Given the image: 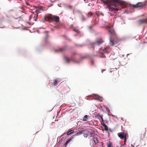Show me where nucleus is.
Returning <instances> with one entry per match:
<instances>
[{
	"label": "nucleus",
	"instance_id": "nucleus-1",
	"mask_svg": "<svg viewBox=\"0 0 147 147\" xmlns=\"http://www.w3.org/2000/svg\"><path fill=\"white\" fill-rule=\"evenodd\" d=\"M108 31L110 34L111 35V36L110 38L109 44L111 46L115 45L117 47L118 45L119 40L116 38L113 39L112 36H116L115 33L113 29L112 28H109L108 30Z\"/></svg>",
	"mask_w": 147,
	"mask_h": 147
},
{
	"label": "nucleus",
	"instance_id": "nucleus-2",
	"mask_svg": "<svg viewBox=\"0 0 147 147\" xmlns=\"http://www.w3.org/2000/svg\"><path fill=\"white\" fill-rule=\"evenodd\" d=\"M43 21L45 20L52 22H54L58 23L60 22L59 18V16L49 14L45 16L44 18L42 19Z\"/></svg>",
	"mask_w": 147,
	"mask_h": 147
},
{
	"label": "nucleus",
	"instance_id": "nucleus-3",
	"mask_svg": "<svg viewBox=\"0 0 147 147\" xmlns=\"http://www.w3.org/2000/svg\"><path fill=\"white\" fill-rule=\"evenodd\" d=\"M104 3L107 4L108 7L113 6L115 7L118 5H121L122 3L121 0H106Z\"/></svg>",
	"mask_w": 147,
	"mask_h": 147
},
{
	"label": "nucleus",
	"instance_id": "nucleus-4",
	"mask_svg": "<svg viewBox=\"0 0 147 147\" xmlns=\"http://www.w3.org/2000/svg\"><path fill=\"white\" fill-rule=\"evenodd\" d=\"M36 15H35L34 14H33L31 15H30L29 17V21H30L31 20H32L33 21H36L37 19V18L38 17V14L37 13H36Z\"/></svg>",
	"mask_w": 147,
	"mask_h": 147
},
{
	"label": "nucleus",
	"instance_id": "nucleus-5",
	"mask_svg": "<svg viewBox=\"0 0 147 147\" xmlns=\"http://www.w3.org/2000/svg\"><path fill=\"white\" fill-rule=\"evenodd\" d=\"M104 42V40L102 38L98 39L93 44V46L99 45L102 43Z\"/></svg>",
	"mask_w": 147,
	"mask_h": 147
},
{
	"label": "nucleus",
	"instance_id": "nucleus-6",
	"mask_svg": "<svg viewBox=\"0 0 147 147\" xmlns=\"http://www.w3.org/2000/svg\"><path fill=\"white\" fill-rule=\"evenodd\" d=\"M117 135L120 138L123 139L125 138V137H127L126 134L124 132H120L117 134Z\"/></svg>",
	"mask_w": 147,
	"mask_h": 147
},
{
	"label": "nucleus",
	"instance_id": "nucleus-7",
	"mask_svg": "<svg viewBox=\"0 0 147 147\" xmlns=\"http://www.w3.org/2000/svg\"><path fill=\"white\" fill-rule=\"evenodd\" d=\"M144 5V4L141 2L138 3L135 5H133V7L134 8L142 7Z\"/></svg>",
	"mask_w": 147,
	"mask_h": 147
},
{
	"label": "nucleus",
	"instance_id": "nucleus-8",
	"mask_svg": "<svg viewBox=\"0 0 147 147\" xmlns=\"http://www.w3.org/2000/svg\"><path fill=\"white\" fill-rule=\"evenodd\" d=\"M64 59L66 61V62L68 63H69L70 60L74 62H76V61H75V60L72 57H71L70 59H69L67 57H64Z\"/></svg>",
	"mask_w": 147,
	"mask_h": 147
},
{
	"label": "nucleus",
	"instance_id": "nucleus-9",
	"mask_svg": "<svg viewBox=\"0 0 147 147\" xmlns=\"http://www.w3.org/2000/svg\"><path fill=\"white\" fill-rule=\"evenodd\" d=\"M66 48L65 47L61 48H59L58 49L55 50V52H62L66 50Z\"/></svg>",
	"mask_w": 147,
	"mask_h": 147
},
{
	"label": "nucleus",
	"instance_id": "nucleus-10",
	"mask_svg": "<svg viewBox=\"0 0 147 147\" xmlns=\"http://www.w3.org/2000/svg\"><path fill=\"white\" fill-rule=\"evenodd\" d=\"M139 22L140 24L147 23V18L140 20Z\"/></svg>",
	"mask_w": 147,
	"mask_h": 147
},
{
	"label": "nucleus",
	"instance_id": "nucleus-11",
	"mask_svg": "<svg viewBox=\"0 0 147 147\" xmlns=\"http://www.w3.org/2000/svg\"><path fill=\"white\" fill-rule=\"evenodd\" d=\"M72 138H68L67 140L66 143L64 144V146L65 147H66L67 144L70 142L72 140Z\"/></svg>",
	"mask_w": 147,
	"mask_h": 147
},
{
	"label": "nucleus",
	"instance_id": "nucleus-12",
	"mask_svg": "<svg viewBox=\"0 0 147 147\" xmlns=\"http://www.w3.org/2000/svg\"><path fill=\"white\" fill-rule=\"evenodd\" d=\"M119 76V74L117 73H116L113 74V78L114 79L116 80L118 78Z\"/></svg>",
	"mask_w": 147,
	"mask_h": 147
},
{
	"label": "nucleus",
	"instance_id": "nucleus-13",
	"mask_svg": "<svg viewBox=\"0 0 147 147\" xmlns=\"http://www.w3.org/2000/svg\"><path fill=\"white\" fill-rule=\"evenodd\" d=\"M100 50L101 51L102 50L103 51V52L101 53H108V52H107V49L106 48H104L103 49L101 48L100 49Z\"/></svg>",
	"mask_w": 147,
	"mask_h": 147
},
{
	"label": "nucleus",
	"instance_id": "nucleus-14",
	"mask_svg": "<svg viewBox=\"0 0 147 147\" xmlns=\"http://www.w3.org/2000/svg\"><path fill=\"white\" fill-rule=\"evenodd\" d=\"M74 131L73 130H70L69 129L67 131V135H69L74 133Z\"/></svg>",
	"mask_w": 147,
	"mask_h": 147
},
{
	"label": "nucleus",
	"instance_id": "nucleus-15",
	"mask_svg": "<svg viewBox=\"0 0 147 147\" xmlns=\"http://www.w3.org/2000/svg\"><path fill=\"white\" fill-rule=\"evenodd\" d=\"M102 125L104 127L105 130L106 131H107L108 129V127L106 124L104 123H103V124H102Z\"/></svg>",
	"mask_w": 147,
	"mask_h": 147
},
{
	"label": "nucleus",
	"instance_id": "nucleus-16",
	"mask_svg": "<svg viewBox=\"0 0 147 147\" xmlns=\"http://www.w3.org/2000/svg\"><path fill=\"white\" fill-rule=\"evenodd\" d=\"M88 116L87 115H85L83 117V121H87L88 119Z\"/></svg>",
	"mask_w": 147,
	"mask_h": 147
},
{
	"label": "nucleus",
	"instance_id": "nucleus-17",
	"mask_svg": "<svg viewBox=\"0 0 147 147\" xmlns=\"http://www.w3.org/2000/svg\"><path fill=\"white\" fill-rule=\"evenodd\" d=\"M107 147H113L112 143L110 142H109L107 144Z\"/></svg>",
	"mask_w": 147,
	"mask_h": 147
},
{
	"label": "nucleus",
	"instance_id": "nucleus-18",
	"mask_svg": "<svg viewBox=\"0 0 147 147\" xmlns=\"http://www.w3.org/2000/svg\"><path fill=\"white\" fill-rule=\"evenodd\" d=\"M59 26H58V25L56 26H55V28H56L59 29L60 28V26H62L63 25V24L62 23H59Z\"/></svg>",
	"mask_w": 147,
	"mask_h": 147
},
{
	"label": "nucleus",
	"instance_id": "nucleus-19",
	"mask_svg": "<svg viewBox=\"0 0 147 147\" xmlns=\"http://www.w3.org/2000/svg\"><path fill=\"white\" fill-rule=\"evenodd\" d=\"M96 117L98 118L99 119H101L102 117V115L101 116L100 114L98 113Z\"/></svg>",
	"mask_w": 147,
	"mask_h": 147
},
{
	"label": "nucleus",
	"instance_id": "nucleus-20",
	"mask_svg": "<svg viewBox=\"0 0 147 147\" xmlns=\"http://www.w3.org/2000/svg\"><path fill=\"white\" fill-rule=\"evenodd\" d=\"M93 141L95 144H96L98 142L96 138H95V137H93Z\"/></svg>",
	"mask_w": 147,
	"mask_h": 147
},
{
	"label": "nucleus",
	"instance_id": "nucleus-21",
	"mask_svg": "<svg viewBox=\"0 0 147 147\" xmlns=\"http://www.w3.org/2000/svg\"><path fill=\"white\" fill-rule=\"evenodd\" d=\"M4 19V17L3 16H0V21L2 22Z\"/></svg>",
	"mask_w": 147,
	"mask_h": 147
},
{
	"label": "nucleus",
	"instance_id": "nucleus-22",
	"mask_svg": "<svg viewBox=\"0 0 147 147\" xmlns=\"http://www.w3.org/2000/svg\"><path fill=\"white\" fill-rule=\"evenodd\" d=\"M80 18L81 20L83 21H84L86 20V19L85 18L84 16L82 15H81Z\"/></svg>",
	"mask_w": 147,
	"mask_h": 147
},
{
	"label": "nucleus",
	"instance_id": "nucleus-23",
	"mask_svg": "<svg viewBox=\"0 0 147 147\" xmlns=\"http://www.w3.org/2000/svg\"><path fill=\"white\" fill-rule=\"evenodd\" d=\"M92 14H93V13L92 12H89L88 13V17H91L92 16Z\"/></svg>",
	"mask_w": 147,
	"mask_h": 147
},
{
	"label": "nucleus",
	"instance_id": "nucleus-24",
	"mask_svg": "<svg viewBox=\"0 0 147 147\" xmlns=\"http://www.w3.org/2000/svg\"><path fill=\"white\" fill-rule=\"evenodd\" d=\"M57 81L56 80H54V82L53 83V85H55L57 84Z\"/></svg>",
	"mask_w": 147,
	"mask_h": 147
},
{
	"label": "nucleus",
	"instance_id": "nucleus-25",
	"mask_svg": "<svg viewBox=\"0 0 147 147\" xmlns=\"http://www.w3.org/2000/svg\"><path fill=\"white\" fill-rule=\"evenodd\" d=\"M88 133H86V134H84V136L86 138L88 136Z\"/></svg>",
	"mask_w": 147,
	"mask_h": 147
},
{
	"label": "nucleus",
	"instance_id": "nucleus-26",
	"mask_svg": "<svg viewBox=\"0 0 147 147\" xmlns=\"http://www.w3.org/2000/svg\"><path fill=\"white\" fill-rule=\"evenodd\" d=\"M126 137H125V138H124V142L125 143L126 142Z\"/></svg>",
	"mask_w": 147,
	"mask_h": 147
},
{
	"label": "nucleus",
	"instance_id": "nucleus-27",
	"mask_svg": "<svg viewBox=\"0 0 147 147\" xmlns=\"http://www.w3.org/2000/svg\"><path fill=\"white\" fill-rule=\"evenodd\" d=\"M68 7L69 8H72V6L71 5L68 6Z\"/></svg>",
	"mask_w": 147,
	"mask_h": 147
},
{
	"label": "nucleus",
	"instance_id": "nucleus-28",
	"mask_svg": "<svg viewBox=\"0 0 147 147\" xmlns=\"http://www.w3.org/2000/svg\"><path fill=\"white\" fill-rule=\"evenodd\" d=\"M118 9H117V8H116V9H115V10L116 11H118Z\"/></svg>",
	"mask_w": 147,
	"mask_h": 147
},
{
	"label": "nucleus",
	"instance_id": "nucleus-29",
	"mask_svg": "<svg viewBox=\"0 0 147 147\" xmlns=\"http://www.w3.org/2000/svg\"><path fill=\"white\" fill-rule=\"evenodd\" d=\"M101 120H102V121L103 122V121H103V119L102 117V118H101Z\"/></svg>",
	"mask_w": 147,
	"mask_h": 147
},
{
	"label": "nucleus",
	"instance_id": "nucleus-30",
	"mask_svg": "<svg viewBox=\"0 0 147 147\" xmlns=\"http://www.w3.org/2000/svg\"><path fill=\"white\" fill-rule=\"evenodd\" d=\"M103 70L105 71V70H102V72H103Z\"/></svg>",
	"mask_w": 147,
	"mask_h": 147
},
{
	"label": "nucleus",
	"instance_id": "nucleus-31",
	"mask_svg": "<svg viewBox=\"0 0 147 147\" xmlns=\"http://www.w3.org/2000/svg\"><path fill=\"white\" fill-rule=\"evenodd\" d=\"M27 147H30V146H27Z\"/></svg>",
	"mask_w": 147,
	"mask_h": 147
},
{
	"label": "nucleus",
	"instance_id": "nucleus-32",
	"mask_svg": "<svg viewBox=\"0 0 147 147\" xmlns=\"http://www.w3.org/2000/svg\"><path fill=\"white\" fill-rule=\"evenodd\" d=\"M74 55L75 54V53H74Z\"/></svg>",
	"mask_w": 147,
	"mask_h": 147
},
{
	"label": "nucleus",
	"instance_id": "nucleus-33",
	"mask_svg": "<svg viewBox=\"0 0 147 147\" xmlns=\"http://www.w3.org/2000/svg\"><path fill=\"white\" fill-rule=\"evenodd\" d=\"M102 100H100V101H102Z\"/></svg>",
	"mask_w": 147,
	"mask_h": 147
},
{
	"label": "nucleus",
	"instance_id": "nucleus-34",
	"mask_svg": "<svg viewBox=\"0 0 147 147\" xmlns=\"http://www.w3.org/2000/svg\"><path fill=\"white\" fill-rule=\"evenodd\" d=\"M116 147H119V146H116Z\"/></svg>",
	"mask_w": 147,
	"mask_h": 147
}]
</instances>
